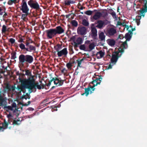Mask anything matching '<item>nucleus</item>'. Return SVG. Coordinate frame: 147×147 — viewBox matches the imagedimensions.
<instances>
[{"label":"nucleus","instance_id":"obj_59","mask_svg":"<svg viewBox=\"0 0 147 147\" xmlns=\"http://www.w3.org/2000/svg\"><path fill=\"white\" fill-rule=\"evenodd\" d=\"M13 27L16 30L17 29V27H18V25L16 23H14L13 24Z\"/></svg>","mask_w":147,"mask_h":147},{"label":"nucleus","instance_id":"obj_11","mask_svg":"<svg viewBox=\"0 0 147 147\" xmlns=\"http://www.w3.org/2000/svg\"><path fill=\"white\" fill-rule=\"evenodd\" d=\"M68 51L66 48H64L61 51H59L57 52V55L58 57L63 56L66 57Z\"/></svg>","mask_w":147,"mask_h":147},{"label":"nucleus","instance_id":"obj_47","mask_svg":"<svg viewBox=\"0 0 147 147\" xmlns=\"http://www.w3.org/2000/svg\"><path fill=\"white\" fill-rule=\"evenodd\" d=\"M92 11L90 10H88L85 11L84 13L86 15H90L92 14Z\"/></svg>","mask_w":147,"mask_h":147},{"label":"nucleus","instance_id":"obj_64","mask_svg":"<svg viewBox=\"0 0 147 147\" xmlns=\"http://www.w3.org/2000/svg\"><path fill=\"white\" fill-rule=\"evenodd\" d=\"M89 87L90 88L91 90H92V91H94V90L95 89V88H94V87H93V86H91L90 85H89Z\"/></svg>","mask_w":147,"mask_h":147},{"label":"nucleus","instance_id":"obj_20","mask_svg":"<svg viewBox=\"0 0 147 147\" xmlns=\"http://www.w3.org/2000/svg\"><path fill=\"white\" fill-rule=\"evenodd\" d=\"M34 59L32 56L29 55H26V61L29 63H31L33 61Z\"/></svg>","mask_w":147,"mask_h":147},{"label":"nucleus","instance_id":"obj_33","mask_svg":"<svg viewBox=\"0 0 147 147\" xmlns=\"http://www.w3.org/2000/svg\"><path fill=\"white\" fill-rule=\"evenodd\" d=\"M108 44L111 46H113L115 45V41L113 39H110L108 42Z\"/></svg>","mask_w":147,"mask_h":147},{"label":"nucleus","instance_id":"obj_28","mask_svg":"<svg viewBox=\"0 0 147 147\" xmlns=\"http://www.w3.org/2000/svg\"><path fill=\"white\" fill-rule=\"evenodd\" d=\"M143 1V3L144 4V7L141 10L142 13H143L146 11V9L147 8V0H142Z\"/></svg>","mask_w":147,"mask_h":147},{"label":"nucleus","instance_id":"obj_40","mask_svg":"<svg viewBox=\"0 0 147 147\" xmlns=\"http://www.w3.org/2000/svg\"><path fill=\"white\" fill-rule=\"evenodd\" d=\"M95 46L94 43H92L89 45V48L90 50H92L94 48Z\"/></svg>","mask_w":147,"mask_h":147},{"label":"nucleus","instance_id":"obj_30","mask_svg":"<svg viewBox=\"0 0 147 147\" xmlns=\"http://www.w3.org/2000/svg\"><path fill=\"white\" fill-rule=\"evenodd\" d=\"M18 3V0H9L7 4L10 5H12L13 3L15 4Z\"/></svg>","mask_w":147,"mask_h":147},{"label":"nucleus","instance_id":"obj_41","mask_svg":"<svg viewBox=\"0 0 147 147\" xmlns=\"http://www.w3.org/2000/svg\"><path fill=\"white\" fill-rule=\"evenodd\" d=\"M66 66L68 69H71V67L73 66V65L69 62L66 64Z\"/></svg>","mask_w":147,"mask_h":147},{"label":"nucleus","instance_id":"obj_34","mask_svg":"<svg viewBox=\"0 0 147 147\" xmlns=\"http://www.w3.org/2000/svg\"><path fill=\"white\" fill-rule=\"evenodd\" d=\"M19 47H20V48L22 49V50H23L24 51H26V49H27V47L26 48L25 47V46L24 44L22 43H21L20 44H19Z\"/></svg>","mask_w":147,"mask_h":147},{"label":"nucleus","instance_id":"obj_5","mask_svg":"<svg viewBox=\"0 0 147 147\" xmlns=\"http://www.w3.org/2000/svg\"><path fill=\"white\" fill-rule=\"evenodd\" d=\"M26 94L27 95L24 94L22 95V96H21L20 97L19 96V100H22V102L19 101V105H22V106H27L30 104L31 102L30 101H29L28 102V104H27L26 103H24V102L23 101V100L24 99L26 100L28 98V97L29 96V95L28 94V93H26Z\"/></svg>","mask_w":147,"mask_h":147},{"label":"nucleus","instance_id":"obj_32","mask_svg":"<svg viewBox=\"0 0 147 147\" xmlns=\"http://www.w3.org/2000/svg\"><path fill=\"white\" fill-rule=\"evenodd\" d=\"M6 11V8L5 7L2 6L0 7V16H2Z\"/></svg>","mask_w":147,"mask_h":147},{"label":"nucleus","instance_id":"obj_62","mask_svg":"<svg viewBox=\"0 0 147 147\" xmlns=\"http://www.w3.org/2000/svg\"><path fill=\"white\" fill-rule=\"evenodd\" d=\"M101 76H98V80L99 82H101L102 80V78Z\"/></svg>","mask_w":147,"mask_h":147},{"label":"nucleus","instance_id":"obj_60","mask_svg":"<svg viewBox=\"0 0 147 147\" xmlns=\"http://www.w3.org/2000/svg\"><path fill=\"white\" fill-rule=\"evenodd\" d=\"M60 106H61V105L59 104L57 106L54 107H53V109H54L55 110L57 111V107H60Z\"/></svg>","mask_w":147,"mask_h":147},{"label":"nucleus","instance_id":"obj_14","mask_svg":"<svg viewBox=\"0 0 147 147\" xmlns=\"http://www.w3.org/2000/svg\"><path fill=\"white\" fill-rule=\"evenodd\" d=\"M24 71V70H23L22 71V72H21L20 73H19V78H20L22 80L21 78H20V76H22V77L23 78L25 76V75L28 76H30V77H31L32 76L31 75V72L29 71V70H26L25 71V74L23 73Z\"/></svg>","mask_w":147,"mask_h":147},{"label":"nucleus","instance_id":"obj_31","mask_svg":"<svg viewBox=\"0 0 147 147\" xmlns=\"http://www.w3.org/2000/svg\"><path fill=\"white\" fill-rule=\"evenodd\" d=\"M61 47V45L59 44H57L54 47L55 49L57 52L60 51Z\"/></svg>","mask_w":147,"mask_h":147},{"label":"nucleus","instance_id":"obj_55","mask_svg":"<svg viewBox=\"0 0 147 147\" xmlns=\"http://www.w3.org/2000/svg\"><path fill=\"white\" fill-rule=\"evenodd\" d=\"M70 3L69 1L65 0V5H70Z\"/></svg>","mask_w":147,"mask_h":147},{"label":"nucleus","instance_id":"obj_21","mask_svg":"<svg viewBox=\"0 0 147 147\" xmlns=\"http://www.w3.org/2000/svg\"><path fill=\"white\" fill-rule=\"evenodd\" d=\"M132 35L131 32L128 31V32L126 33L125 35V37L126 39L125 41H129L132 37Z\"/></svg>","mask_w":147,"mask_h":147},{"label":"nucleus","instance_id":"obj_42","mask_svg":"<svg viewBox=\"0 0 147 147\" xmlns=\"http://www.w3.org/2000/svg\"><path fill=\"white\" fill-rule=\"evenodd\" d=\"M76 61L78 63V65L76 69L77 70L78 69V67H81L80 65L81 64V63L82 62L80 60H79V59L77 60Z\"/></svg>","mask_w":147,"mask_h":147},{"label":"nucleus","instance_id":"obj_10","mask_svg":"<svg viewBox=\"0 0 147 147\" xmlns=\"http://www.w3.org/2000/svg\"><path fill=\"white\" fill-rule=\"evenodd\" d=\"M87 29L84 26H79L77 29V32L78 34L83 35L86 34Z\"/></svg>","mask_w":147,"mask_h":147},{"label":"nucleus","instance_id":"obj_44","mask_svg":"<svg viewBox=\"0 0 147 147\" xmlns=\"http://www.w3.org/2000/svg\"><path fill=\"white\" fill-rule=\"evenodd\" d=\"M28 14V12L27 13H24V14H22V19L23 20H24L26 18Z\"/></svg>","mask_w":147,"mask_h":147},{"label":"nucleus","instance_id":"obj_2","mask_svg":"<svg viewBox=\"0 0 147 147\" xmlns=\"http://www.w3.org/2000/svg\"><path fill=\"white\" fill-rule=\"evenodd\" d=\"M59 79L57 78H52L49 81V83L46 84L47 87H49L51 84V83L53 81L55 85L57 86H61L63 84L64 80H62L61 78Z\"/></svg>","mask_w":147,"mask_h":147},{"label":"nucleus","instance_id":"obj_26","mask_svg":"<svg viewBox=\"0 0 147 147\" xmlns=\"http://www.w3.org/2000/svg\"><path fill=\"white\" fill-rule=\"evenodd\" d=\"M102 14L100 12H97L93 16V18L95 20H97L99 18L102 16Z\"/></svg>","mask_w":147,"mask_h":147},{"label":"nucleus","instance_id":"obj_36","mask_svg":"<svg viewBox=\"0 0 147 147\" xmlns=\"http://www.w3.org/2000/svg\"><path fill=\"white\" fill-rule=\"evenodd\" d=\"M82 24L84 26H88L89 25V23L86 20L84 19L82 21Z\"/></svg>","mask_w":147,"mask_h":147},{"label":"nucleus","instance_id":"obj_15","mask_svg":"<svg viewBox=\"0 0 147 147\" xmlns=\"http://www.w3.org/2000/svg\"><path fill=\"white\" fill-rule=\"evenodd\" d=\"M54 29L55 30L56 34H61L64 33V32L63 28L60 26H57Z\"/></svg>","mask_w":147,"mask_h":147},{"label":"nucleus","instance_id":"obj_7","mask_svg":"<svg viewBox=\"0 0 147 147\" xmlns=\"http://www.w3.org/2000/svg\"><path fill=\"white\" fill-rule=\"evenodd\" d=\"M21 6L20 7V10L22 11L23 13H26L28 12L29 9L28 7L25 0H22L21 3Z\"/></svg>","mask_w":147,"mask_h":147},{"label":"nucleus","instance_id":"obj_61","mask_svg":"<svg viewBox=\"0 0 147 147\" xmlns=\"http://www.w3.org/2000/svg\"><path fill=\"white\" fill-rule=\"evenodd\" d=\"M129 27H130L131 28V30H128V31H130V32H131V34H132V32L134 31L135 30V28H132V26L131 25H130L129 26Z\"/></svg>","mask_w":147,"mask_h":147},{"label":"nucleus","instance_id":"obj_57","mask_svg":"<svg viewBox=\"0 0 147 147\" xmlns=\"http://www.w3.org/2000/svg\"><path fill=\"white\" fill-rule=\"evenodd\" d=\"M8 125V123L6 122L5 121V122L3 124V126L5 128L7 127Z\"/></svg>","mask_w":147,"mask_h":147},{"label":"nucleus","instance_id":"obj_6","mask_svg":"<svg viewBox=\"0 0 147 147\" xmlns=\"http://www.w3.org/2000/svg\"><path fill=\"white\" fill-rule=\"evenodd\" d=\"M119 53L118 51H117L115 52L112 54V58L111 59L112 63H114V64H115L118 58L121 57L122 54L121 53L119 55Z\"/></svg>","mask_w":147,"mask_h":147},{"label":"nucleus","instance_id":"obj_37","mask_svg":"<svg viewBox=\"0 0 147 147\" xmlns=\"http://www.w3.org/2000/svg\"><path fill=\"white\" fill-rule=\"evenodd\" d=\"M99 55L100 58L103 57L105 55V53L102 52V51H100L98 52L96 54V55L97 56Z\"/></svg>","mask_w":147,"mask_h":147},{"label":"nucleus","instance_id":"obj_53","mask_svg":"<svg viewBox=\"0 0 147 147\" xmlns=\"http://www.w3.org/2000/svg\"><path fill=\"white\" fill-rule=\"evenodd\" d=\"M11 85L9 84H7L6 86V88L9 91H11Z\"/></svg>","mask_w":147,"mask_h":147},{"label":"nucleus","instance_id":"obj_58","mask_svg":"<svg viewBox=\"0 0 147 147\" xmlns=\"http://www.w3.org/2000/svg\"><path fill=\"white\" fill-rule=\"evenodd\" d=\"M21 35H19V42H23V39L21 38Z\"/></svg>","mask_w":147,"mask_h":147},{"label":"nucleus","instance_id":"obj_9","mask_svg":"<svg viewBox=\"0 0 147 147\" xmlns=\"http://www.w3.org/2000/svg\"><path fill=\"white\" fill-rule=\"evenodd\" d=\"M91 29V36L94 39H96L97 36V31L96 29L94 27V24H92Z\"/></svg>","mask_w":147,"mask_h":147},{"label":"nucleus","instance_id":"obj_56","mask_svg":"<svg viewBox=\"0 0 147 147\" xmlns=\"http://www.w3.org/2000/svg\"><path fill=\"white\" fill-rule=\"evenodd\" d=\"M114 65V63H112L111 62V63L108 65V66L107 68V69H111L112 68V66H113Z\"/></svg>","mask_w":147,"mask_h":147},{"label":"nucleus","instance_id":"obj_17","mask_svg":"<svg viewBox=\"0 0 147 147\" xmlns=\"http://www.w3.org/2000/svg\"><path fill=\"white\" fill-rule=\"evenodd\" d=\"M116 32V31L115 28H111L107 30V33L109 36H113Z\"/></svg>","mask_w":147,"mask_h":147},{"label":"nucleus","instance_id":"obj_27","mask_svg":"<svg viewBox=\"0 0 147 147\" xmlns=\"http://www.w3.org/2000/svg\"><path fill=\"white\" fill-rule=\"evenodd\" d=\"M36 50V48L34 46H33L32 45L28 46V47H27L26 51L29 52H32L35 51Z\"/></svg>","mask_w":147,"mask_h":147},{"label":"nucleus","instance_id":"obj_35","mask_svg":"<svg viewBox=\"0 0 147 147\" xmlns=\"http://www.w3.org/2000/svg\"><path fill=\"white\" fill-rule=\"evenodd\" d=\"M2 16L3 18V20L5 21V19L9 17V14L8 12H6L5 11V13H4Z\"/></svg>","mask_w":147,"mask_h":147},{"label":"nucleus","instance_id":"obj_51","mask_svg":"<svg viewBox=\"0 0 147 147\" xmlns=\"http://www.w3.org/2000/svg\"><path fill=\"white\" fill-rule=\"evenodd\" d=\"M9 41L10 42V43L11 44H13L15 43V39L11 38H10L9 39Z\"/></svg>","mask_w":147,"mask_h":147},{"label":"nucleus","instance_id":"obj_48","mask_svg":"<svg viewBox=\"0 0 147 147\" xmlns=\"http://www.w3.org/2000/svg\"><path fill=\"white\" fill-rule=\"evenodd\" d=\"M90 83L92 84H93V87H95L98 84H100V82H96L93 83V82H91Z\"/></svg>","mask_w":147,"mask_h":147},{"label":"nucleus","instance_id":"obj_3","mask_svg":"<svg viewBox=\"0 0 147 147\" xmlns=\"http://www.w3.org/2000/svg\"><path fill=\"white\" fill-rule=\"evenodd\" d=\"M3 109L7 111L9 110L13 111V113H15L18 111V108H16V104L14 102L12 104L11 106H4Z\"/></svg>","mask_w":147,"mask_h":147},{"label":"nucleus","instance_id":"obj_49","mask_svg":"<svg viewBox=\"0 0 147 147\" xmlns=\"http://www.w3.org/2000/svg\"><path fill=\"white\" fill-rule=\"evenodd\" d=\"M122 23V26H125V28H127V30H128L129 27L128 25L126 24L125 22H123Z\"/></svg>","mask_w":147,"mask_h":147},{"label":"nucleus","instance_id":"obj_24","mask_svg":"<svg viewBox=\"0 0 147 147\" xmlns=\"http://www.w3.org/2000/svg\"><path fill=\"white\" fill-rule=\"evenodd\" d=\"M16 82V84H14L13 85L11 86V91L12 90L14 91L15 89H16L18 90V82L17 80Z\"/></svg>","mask_w":147,"mask_h":147},{"label":"nucleus","instance_id":"obj_54","mask_svg":"<svg viewBox=\"0 0 147 147\" xmlns=\"http://www.w3.org/2000/svg\"><path fill=\"white\" fill-rule=\"evenodd\" d=\"M10 77L11 78H12L13 79L16 80V76L15 75H13V74L12 73V74L10 76Z\"/></svg>","mask_w":147,"mask_h":147},{"label":"nucleus","instance_id":"obj_29","mask_svg":"<svg viewBox=\"0 0 147 147\" xmlns=\"http://www.w3.org/2000/svg\"><path fill=\"white\" fill-rule=\"evenodd\" d=\"M7 104V102L4 98H1L0 100V106H5Z\"/></svg>","mask_w":147,"mask_h":147},{"label":"nucleus","instance_id":"obj_46","mask_svg":"<svg viewBox=\"0 0 147 147\" xmlns=\"http://www.w3.org/2000/svg\"><path fill=\"white\" fill-rule=\"evenodd\" d=\"M93 79V82L95 83L96 82H99L98 80V77H94L92 78Z\"/></svg>","mask_w":147,"mask_h":147},{"label":"nucleus","instance_id":"obj_23","mask_svg":"<svg viewBox=\"0 0 147 147\" xmlns=\"http://www.w3.org/2000/svg\"><path fill=\"white\" fill-rule=\"evenodd\" d=\"M1 31L2 34H5L7 32H8L9 31V28H7L5 25H4L2 26Z\"/></svg>","mask_w":147,"mask_h":147},{"label":"nucleus","instance_id":"obj_19","mask_svg":"<svg viewBox=\"0 0 147 147\" xmlns=\"http://www.w3.org/2000/svg\"><path fill=\"white\" fill-rule=\"evenodd\" d=\"M99 38L100 39V41H103L105 40V36L103 32L100 31L98 32Z\"/></svg>","mask_w":147,"mask_h":147},{"label":"nucleus","instance_id":"obj_63","mask_svg":"<svg viewBox=\"0 0 147 147\" xmlns=\"http://www.w3.org/2000/svg\"><path fill=\"white\" fill-rule=\"evenodd\" d=\"M67 70L65 68H64L62 69V70H61V72L62 73H66L67 72Z\"/></svg>","mask_w":147,"mask_h":147},{"label":"nucleus","instance_id":"obj_43","mask_svg":"<svg viewBox=\"0 0 147 147\" xmlns=\"http://www.w3.org/2000/svg\"><path fill=\"white\" fill-rule=\"evenodd\" d=\"M112 11H113L111 13V14L114 18H117V16L115 13L112 10Z\"/></svg>","mask_w":147,"mask_h":147},{"label":"nucleus","instance_id":"obj_1","mask_svg":"<svg viewBox=\"0 0 147 147\" xmlns=\"http://www.w3.org/2000/svg\"><path fill=\"white\" fill-rule=\"evenodd\" d=\"M19 82H21V83L22 88L28 89L30 91L32 90L33 89H36V87L38 90L42 88V86L40 85H38V83H35L34 76H32L31 77H29L27 79H24L22 80L19 78Z\"/></svg>","mask_w":147,"mask_h":147},{"label":"nucleus","instance_id":"obj_12","mask_svg":"<svg viewBox=\"0 0 147 147\" xmlns=\"http://www.w3.org/2000/svg\"><path fill=\"white\" fill-rule=\"evenodd\" d=\"M127 41H125L121 45V47L118 49V51L122 54L124 52V50L127 48Z\"/></svg>","mask_w":147,"mask_h":147},{"label":"nucleus","instance_id":"obj_16","mask_svg":"<svg viewBox=\"0 0 147 147\" xmlns=\"http://www.w3.org/2000/svg\"><path fill=\"white\" fill-rule=\"evenodd\" d=\"M98 24L96 27L99 29H101L105 26V22L101 20H99L97 21Z\"/></svg>","mask_w":147,"mask_h":147},{"label":"nucleus","instance_id":"obj_18","mask_svg":"<svg viewBox=\"0 0 147 147\" xmlns=\"http://www.w3.org/2000/svg\"><path fill=\"white\" fill-rule=\"evenodd\" d=\"M144 5L143 6L142 8L140 10H139L140 14L142 15H138L137 16H136V20H140V19L141 18V17L142 16L143 17H144V14H143L145 13H146L147 12V8L146 9V12H143V13H142L141 12V10L144 8Z\"/></svg>","mask_w":147,"mask_h":147},{"label":"nucleus","instance_id":"obj_8","mask_svg":"<svg viewBox=\"0 0 147 147\" xmlns=\"http://www.w3.org/2000/svg\"><path fill=\"white\" fill-rule=\"evenodd\" d=\"M28 3L30 7L32 8L38 9L40 8L39 5L36 1L30 0L28 1Z\"/></svg>","mask_w":147,"mask_h":147},{"label":"nucleus","instance_id":"obj_39","mask_svg":"<svg viewBox=\"0 0 147 147\" xmlns=\"http://www.w3.org/2000/svg\"><path fill=\"white\" fill-rule=\"evenodd\" d=\"M16 52L14 51L11 53V59H14L16 58Z\"/></svg>","mask_w":147,"mask_h":147},{"label":"nucleus","instance_id":"obj_13","mask_svg":"<svg viewBox=\"0 0 147 147\" xmlns=\"http://www.w3.org/2000/svg\"><path fill=\"white\" fill-rule=\"evenodd\" d=\"M83 42V40L81 38H78L76 40V42H74V49H76L78 47V45L82 44Z\"/></svg>","mask_w":147,"mask_h":147},{"label":"nucleus","instance_id":"obj_52","mask_svg":"<svg viewBox=\"0 0 147 147\" xmlns=\"http://www.w3.org/2000/svg\"><path fill=\"white\" fill-rule=\"evenodd\" d=\"M69 62L73 65L74 63H75V60L74 59H71L69 60Z\"/></svg>","mask_w":147,"mask_h":147},{"label":"nucleus","instance_id":"obj_22","mask_svg":"<svg viewBox=\"0 0 147 147\" xmlns=\"http://www.w3.org/2000/svg\"><path fill=\"white\" fill-rule=\"evenodd\" d=\"M90 91V94L93 92H92V91L91 90L90 88L89 87V86H88L87 88H85L84 92L81 95H84V94H85L86 96H87L89 94Z\"/></svg>","mask_w":147,"mask_h":147},{"label":"nucleus","instance_id":"obj_50","mask_svg":"<svg viewBox=\"0 0 147 147\" xmlns=\"http://www.w3.org/2000/svg\"><path fill=\"white\" fill-rule=\"evenodd\" d=\"M18 119H17L16 120L15 119L13 120V124L14 125H18Z\"/></svg>","mask_w":147,"mask_h":147},{"label":"nucleus","instance_id":"obj_4","mask_svg":"<svg viewBox=\"0 0 147 147\" xmlns=\"http://www.w3.org/2000/svg\"><path fill=\"white\" fill-rule=\"evenodd\" d=\"M45 32L48 39H52L57 35L54 28L47 30Z\"/></svg>","mask_w":147,"mask_h":147},{"label":"nucleus","instance_id":"obj_25","mask_svg":"<svg viewBox=\"0 0 147 147\" xmlns=\"http://www.w3.org/2000/svg\"><path fill=\"white\" fill-rule=\"evenodd\" d=\"M26 55L23 54L19 56V60L20 63H23L26 61Z\"/></svg>","mask_w":147,"mask_h":147},{"label":"nucleus","instance_id":"obj_38","mask_svg":"<svg viewBox=\"0 0 147 147\" xmlns=\"http://www.w3.org/2000/svg\"><path fill=\"white\" fill-rule=\"evenodd\" d=\"M72 25L74 27H77L78 25L77 22L76 20H74L71 21V22Z\"/></svg>","mask_w":147,"mask_h":147},{"label":"nucleus","instance_id":"obj_45","mask_svg":"<svg viewBox=\"0 0 147 147\" xmlns=\"http://www.w3.org/2000/svg\"><path fill=\"white\" fill-rule=\"evenodd\" d=\"M80 49L82 50L85 51L86 47L84 45H81L79 47Z\"/></svg>","mask_w":147,"mask_h":147}]
</instances>
